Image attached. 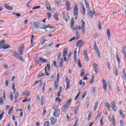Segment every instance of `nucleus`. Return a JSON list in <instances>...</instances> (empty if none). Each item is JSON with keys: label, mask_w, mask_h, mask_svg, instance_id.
<instances>
[{"label": "nucleus", "mask_w": 126, "mask_h": 126, "mask_svg": "<svg viewBox=\"0 0 126 126\" xmlns=\"http://www.w3.org/2000/svg\"><path fill=\"white\" fill-rule=\"evenodd\" d=\"M81 26H78L73 29L74 31H77L78 30H82V32L83 34H85V26L86 25V23H85V22L83 20H81Z\"/></svg>", "instance_id": "nucleus-1"}, {"label": "nucleus", "mask_w": 126, "mask_h": 126, "mask_svg": "<svg viewBox=\"0 0 126 126\" xmlns=\"http://www.w3.org/2000/svg\"><path fill=\"white\" fill-rule=\"evenodd\" d=\"M10 53L12 56H13V57L16 58L17 60H20L22 63H24V59H23V57L19 55V54L16 51L14 50H11Z\"/></svg>", "instance_id": "nucleus-2"}, {"label": "nucleus", "mask_w": 126, "mask_h": 126, "mask_svg": "<svg viewBox=\"0 0 126 126\" xmlns=\"http://www.w3.org/2000/svg\"><path fill=\"white\" fill-rule=\"evenodd\" d=\"M5 43V40L2 39L0 41V49H3V50H6L7 49H9L10 48V46L8 45V46L5 47L6 46V44H4Z\"/></svg>", "instance_id": "nucleus-3"}, {"label": "nucleus", "mask_w": 126, "mask_h": 126, "mask_svg": "<svg viewBox=\"0 0 126 126\" xmlns=\"http://www.w3.org/2000/svg\"><path fill=\"white\" fill-rule=\"evenodd\" d=\"M50 69H51V65L50 64V63H48L45 68V71L47 76H49V71H50Z\"/></svg>", "instance_id": "nucleus-4"}, {"label": "nucleus", "mask_w": 126, "mask_h": 126, "mask_svg": "<svg viewBox=\"0 0 126 126\" xmlns=\"http://www.w3.org/2000/svg\"><path fill=\"white\" fill-rule=\"evenodd\" d=\"M74 15L75 16V19L76 20L78 15V7L77 6V5H75V7L74 8Z\"/></svg>", "instance_id": "nucleus-5"}, {"label": "nucleus", "mask_w": 126, "mask_h": 126, "mask_svg": "<svg viewBox=\"0 0 126 126\" xmlns=\"http://www.w3.org/2000/svg\"><path fill=\"white\" fill-rule=\"evenodd\" d=\"M111 105V107L113 110V111L114 112H117V110H118V107L116 106L117 104L116 103L114 100L112 101Z\"/></svg>", "instance_id": "nucleus-6"}, {"label": "nucleus", "mask_w": 126, "mask_h": 126, "mask_svg": "<svg viewBox=\"0 0 126 126\" xmlns=\"http://www.w3.org/2000/svg\"><path fill=\"white\" fill-rule=\"evenodd\" d=\"M60 114H61V110H60V109H56L54 112L53 116L55 118H59Z\"/></svg>", "instance_id": "nucleus-7"}, {"label": "nucleus", "mask_w": 126, "mask_h": 126, "mask_svg": "<svg viewBox=\"0 0 126 126\" xmlns=\"http://www.w3.org/2000/svg\"><path fill=\"white\" fill-rule=\"evenodd\" d=\"M60 81V73H57V81L54 82V85L55 88H58L59 87V82Z\"/></svg>", "instance_id": "nucleus-8"}, {"label": "nucleus", "mask_w": 126, "mask_h": 126, "mask_svg": "<svg viewBox=\"0 0 126 126\" xmlns=\"http://www.w3.org/2000/svg\"><path fill=\"white\" fill-rule=\"evenodd\" d=\"M24 51V45H22L19 46V56H22L23 55V52Z\"/></svg>", "instance_id": "nucleus-9"}, {"label": "nucleus", "mask_w": 126, "mask_h": 126, "mask_svg": "<svg viewBox=\"0 0 126 126\" xmlns=\"http://www.w3.org/2000/svg\"><path fill=\"white\" fill-rule=\"evenodd\" d=\"M93 68L95 73H98L99 72V69H98V64L96 63H94L93 64Z\"/></svg>", "instance_id": "nucleus-10"}, {"label": "nucleus", "mask_w": 126, "mask_h": 126, "mask_svg": "<svg viewBox=\"0 0 126 126\" xmlns=\"http://www.w3.org/2000/svg\"><path fill=\"white\" fill-rule=\"evenodd\" d=\"M62 14L63 15V19H64V20H65L66 22H68L69 18L68 15L64 12H62Z\"/></svg>", "instance_id": "nucleus-11"}, {"label": "nucleus", "mask_w": 126, "mask_h": 126, "mask_svg": "<svg viewBox=\"0 0 126 126\" xmlns=\"http://www.w3.org/2000/svg\"><path fill=\"white\" fill-rule=\"evenodd\" d=\"M83 56L84 57L85 61H87V62L89 61V58H88V53L87 52V51L84 50Z\"/></svg>", "instance_id": "nucleus-12"}, {"label": "nucleus", "mask_w": 126, "mask_h": 126, "mask_svg": "<svg viewBox=\"0 0 126 126\" xmlns=\"http://www.w3.org/2000/svg\"><path fill=\"white\" fill-rule=\"evenodd\" d=\"M103 88L104 91H107V82L105 79L102 80Z\"/></svg>", "instance_id": "nucleus-13"}, {"label": "nucleus", "mask_w": 126, "mask_h": 126, "mask_svg": "<svg viewBox=\"0 0 126 126\" xmlns=\"http://www.w3.org/2000/svg\"><path fill=\"white\" fill-rule=\"evenodd\" d=\"M83 41H82V40H79L76 44V46H77V47H78V48H79L80 49V48H82V46H83Z\"/></svg>", "instance_id": "nucleus-14"}, {"label": "nucleus", "mask_w": 126, "mask_h": 126, "mask_svg": "<svg viewBox=\"0 0 126 126\" xmlns=\"http://www.w3.org/2000/svg\"><path fill=\"white\" fill-rule=\"evenodd\" d=\"M46 42H47V40H46V36H44L41 38L40 40L41 45H44V44H45Z\"/></svg>", "instance_id": "nucleus-15"}, {"label": "nucleus", "mask_w": 126, "mask_h": 126, "mask_svg": "<svg viewBox=\"0 0 126 126\" xmlns=\"http://www.w3.org/2000/svg\"><path fill=\"white\" fill-rule=\"evenodd\" d=\"M68 51V48L67 47H65L63 49V57H66V55H67Z\"/></svg>", "instance_id": "nucleus-16"}, {"label": "nucleus", "mask_w": 126, "mask_h": 126, "mask_svg": "<svg viewBox=\"0 0 126 126\" xmlns=\"http://www.w3.org/2000/svg\"><path fill=\"white\" fill-rule=\"evenodd\" d=\"M96 14V11H94V12H92V11H90L88 13V15H89V17L90 18H92L94 17V15Z\"/></svg>", "instance_id": "nucleus-17"}, {"label": "nucleus", "mask_w": 126, "mask_h": 126, "mask_svg": "<svg viewBox=\"0 0 126 126\" xmlns=\"http://www.w3.org/2000/svg\"><path fill=\"white\" fill-rule=\"evenodd\" d=\"M106 34L107 35L108 40H111V32H110V30H109V29H107Z\"/></svg>", "instance_id": "nucleus-18"}, {"label": "nucleus", "mask_w": 126, "mask_h": 126, "mask_svg": "<svg viewBox=\"0 0 126 126\" xmlns=\"http://www.w3.org/2000/svg\"><path fill=\"white\" fill-rule=\"evenodd\" d=\"M57 119L54 118H51V122L50 124L52 125H54L57 123Z\"/></svg>", "instance_id": "nucleus-19"}, {"label": "nucleus", "mask_w": 126, "mask_h": 126, "mask_svg": "<svg viewBox=\"0 0 126 126\" xmlns=\"http://www.w3.org/2000/svg\"><path fill=\"white\" fill-rule=\"evenodd\" d=\"M116 59L117 60V62L118 63V67L120 68V65H121V61H120V56H119L118 52L116 53Z\"/></svg>", "instance_id": "nucleus-20"}, {"label": "nucleus", "mask_w": 126, "mask_h": 126, "mask_svg": "<svg viewBox=\"0 0 126 126\" xmlns=\"http://www.w3.org/2000/svg\"><path fill=\"white\" fill-rule=\"evenodd\" d=\"M4 7L6 9H8V10H12V9H13V7H12L9 5H8L7 4H4Z\"/></svg>", "instance_id": "nucleus-21"}, {"label": "nucleus", "mask_w": 126, "mask_h": 126, "mask_svg": "<svg viewBox=\"0 0 126 126\" xmlns=\"http://www.w3.org/2000/svg\"><path fill=\"white\" fill-rule=\"evenodd\" d=\"M66 83V90H68V88H69V86H70V82H69V80L68 79V78H66V81H65Z\"/></svg>", "instance_id": "nucleus-22"}, {"label": "nucleus", "mask_w": 126, "mask_h": 126, "mask_svg": "<svg viewBox=\"0 0 126 126\" xmlns=\"http://www.w3.org/2000/svg\"><path fill=\"white\" fill-rule=\"evenodd\" d=\"M45 6H46V9H47L49 11H51V10H52V8H51V4H50V3H46Z\"/></svg>", "instance_id": "nucleus-23"}, {"label": "nucleus", "mask_w": 126, "mask_h": 126, "mask_svg": "<svg viewBox=\"0 0 126 126\" xmlns=\"http://www.w3.org/2000/svg\"><path fill=\"white\" fill-rule=\"evenodd\" d=\"M34 29H38L40 27V24L39 22H35L34 23Z\"/></svg>", "instance_id": "nucleus-24"}, {"label": "nucleus", "mask_w": 126, "mask_h": 126, "mask_svg": "<svg viewBox=\"0 0 126 126\" xmlns=\"http://www.w3.org/2000/svg\"><path fill=\"white\" fill-rule=\"evenodd\" d=\"M54 19L56 21H59L60 20V19L59 18V14L58 13H55L54 14Z\"/></svg>", "instance_id": "nucleus-25"}, {"label": "nucleus", "mask_w": 126, "mask_h": 126, "mask_svg": "<svg viewBox=\"0 0 126 126\" xmlns=\"http://www.w3.org/2000/svg\"><path fill=\"white\" fill-rule=\"evenodd\" d=\"M119 113L120 114L121 118L124 119V118L125 117V114H124V112H123V111H122V110H119Z\"/></svg>", "instance_id": "nucleus-26"}, {"label": "nucleus", "mask_w": 126, "mask_h": 126, "mask_svg": "<svg viewBox=\"0 0 126 126\" xmlns=\"http://www.w3.org/2000/svg\"><path fill=\"white\" fill-rule=\"evenodd\" d=\"M105 106L106 107L108 111H110V109H111V105H110V104H109L108 102H106L105 103Z\"/></svg>", "instance_id": "nucleus-27"}, {"label": "nucleus", "mask_w": 126, "mask_h": 126, "mask_svg": "<svg viewBox=\"0 0 126 126\" xmlns=\"http://www.w3.org/2000/svg\"><path fill=\"white\" fill-rule=\"evenodd\" d=\"M12 88L13 90V93H15V91H16V89H15V83H13L12 84Z\"/></svg>", "instance_id": "nucleus-28"}, {"label": "nucleus", "mask_w": 126, "mask_h": 126, "mask_svg": "<svg viewBox=\"0 0 126 126\" xmlns=\"http://www.w3.org/2000/svg\"><path fill=\"white\" fill-rule=\"evenodd\" d=\"M94 50H95L96 53H97V56L98 57H99V58H101L100 54V50H99V49L98 48H96Z\"/></svg>", "instance_id": "nucleus-29"}, {"label": "nucleus", "mask_w": 126, "mask_h": 126, "mask_svg": "<svg viewBox=\"0 0 126 126\" xmlns=\"http://www.w3.org/2000/svg\"><path fill=\"white\" fill-rule=\"evenodd\" d=\"M39 61L40 62H42L43 63H46V62H47V60L46 59H44V58H39Z\"/></svg>", "instance_id": "nucleus-30"}, {"label": "nucleus", "mask_w": 126, "mask_h": 126, "mask_svg": "<svg viewBox=\"0 0 126 126\" xmlns=\"http://www.w3.org/2000/svg\"><path fill=\"white\" fill-rule=\"evenodd\" d=\"M24 95H25V96H27V97H28L29 95H30V91H26L24 93Z\"/></svg>", "instance_id": "nucleus-31"}, {"label": "nucleus", "mask_w": 126, "mask_h": 126, "mask_svg": "<svg viewBox=\"0 0 126 126\" xmlns=\"http://www.w3.org/2000/svg\"><path fill=\"white\" fill-rule=\"evenodd\" d=\"M44 102V96L43 95L41 96V99H40V105L41 106H43L44 105V103H43Z\"/></svg>", "instance_id": "nucleus-32"}, {"label": "nucleus", "mask_w": 126, "mask_h": 126, "mask_svg": "<svg viewBox=\"0 0 126 126\" xmlns=\"http://www.w3.org/2000/svg\"><path fill=\"white\" fill-rule=\"evenodd\" d=\"M69 107H70V105H69L68 104H66V103L63 106V109H64L65 110H67V109H68V108H69Z\"/></svg>", "instance_id": "nucleus-33"}, {"label": "nucleus", "mask_w": 126, "mask_h": 126, "mask_svg": "<svg viewBox=\"0 0 126 126\" xmlns=\"http://www.w3.org/2000/svg\"><path fill=\"white\" fill-rule=\"evenodd\" d=\"M78 39H79V38L78 37H73L72 38H71L68 42H72V41H74V40H78Z\"/></svg>", "instance_id": "nucleus-34"}, {"label": "nucleus", "mask_w": 126, "mask_h": 126, "mask_svg": "<svg viewBox=\"0 0 126 126\" xmlns=\"http://www.w3.org/2000/svg\"><path fill=\"white\" fill-rule=\"evenodd\" d=\"M84 3H85V4L87 8H89V7H90L89 3H88L87 2V0H84Z\"/></svg>", "instance_id": "nucleus-35"}, {"label": "nucleus", "mask_w": 126, "mask_h": 126, "mask_svg": "<svg viewBox=\"0 0 126 126\" xmlns=\"http://www.w3.org/2000/svg\"><path fill=\"white\" fill-rule=\"evenodd\" d=\"M18 96H19V93L18 92V93H16L15 95V101H17V99H18Z\"/></svg>", "instance_id": "nucleus-36"}, {"label": "nucleus", "mask_w": 126, "mask_h": 126, "mask_svg": "<svg viewBox=\"0 0 126 126\" xmlns=\"http://www.w3.org/2000/svg\"><path fill=\"white\" fill-rule=\"evenodd\" d=\"M103 121H104V118L102 117L100 120V125L101 126H103L104 125V122H103Z\"/></svg>", "instance_id": "nucleus-37"}, {"label": "nucleus", "mask_w": 126, "mask_h": 126, "mask_svg": "<svg viewBox=\"0 0 126 126\" xmlns=\"http://www.w3.org/2000/svg\"><path fill=\"white\" fill-rule=\"evenodd\" d=\"M34 63H37L38 64V63H39V62H40V59H38V58H36L34 60Z\"/></svg>", "instance_id": "nucleus-38"}, {"label": "nucleus", "mask_w": 126, "mask_h": 126, "mask_svg": "<svg viewBox=\"0 0 126 126\" xmlns=\"http://www.w3.org/2000/svg\"><path fill=\"white\" fill-rule=\"evenodd\" d=\"M71 101H72V99H69L67 102H66V104L68 105L69 106H70V104H71Z\"/></svg>", "instance_id": "nucleus-39"}, {"label": "nucleus", "mask_w": 126, "mask_h": 126, "mask_svg": "<svg viewBox=\"0 0 126 126\" xmlns=\"http://www.w3.org/2000/svg\"><path fill=\"white\" fill-rule=\"evenodd\" d=\"M10 98L11 99V101L13 100V94L12 92L10 93Z\"/></svg>", "instance_id": "nucleus-40"}, {"label": "nucleus", "mask_w": 126, "mask_h": 126, "mask_svg": "<svg viewBox=\"0 0 126 126\" xmlns=\"http://www.w3.org/2000/svg\"><path fill=\"white\" fill-rule=\"evenodd\" d=\"M56 101L57 102V103H61V102H62V99L59 97H56Z\"/></svg>", "instance_id": "nucleus-41"}, {"label": "nucleus", "mask_w": 126, "mask_h": 126, "mask_svg": "<svg viewBox=\"0 0 126 126\" xmlns=\"http://www.w3.org/2000/svg\"><path fill=\"white\" fill-rule=\"evenodd\" d=\"M78 65L79 67H82V65L81 64V63L80 62V60H78Z\"/></svg>", "instance_id": "nucleus-42"}, {"label": "nucleus", "mask_w": 126, "mask_h": 126, "mask_svg": "<svg viewBox=\"0 0 126 126\" xmlns=\"http://www.w3.org/2000/svg\"><path fill=\"white\" fill-rule=\"evenodd\" d=\"M0 105H3V99L2 97H0Z\"/></svg>", "instance_id": "nucleus-43"}, {"label": "nucleus", "mask_w": 126, "mask_h": 126, "mask_svg": "<svg viewBox=\"0 0 126 126\" xmlns=\"http://www.w3.org/2000/svg\"><path fill=\"white\" fill-rule=\"evenodd\" d=\"M79 110V106H78V108H77L74 111L75 115H77V111Z\"/></svg>", "instance_id": "nucleus-44"}, {"label": "nucleus", "mask_w": 126, "mask_h": 126, "mask_svg": "<svg viewBox=\"0 0 126 126\" xmlns=\"http://www.w3.org/2000/svg\"><path fill=\"white\" fill-rule=\"evenodd\" d=\"M44 126H50V122L46 121L44 123Z\"/></svg>", "instance_id": "nucleus-45"}, {"label": "nucleus", "mask_w": 126, "mask_h": 126, "mask_svg": "<svg viewBox=\"0 0 126 126\" xmlns=\"http://www.w3.org/2000/svg\"><path fill=\"white\" fill-rule=\"evenodd\" d=\"M65 5L66 7H69V6H70V3H69V2H68V1L67 0L66 1Z\"/></svg>", "instance_id": "nucleus-46"}, {"label": "nucleus", "mask_w": 126, "mask_h": 126, "mask_svg": "<svg viewBox=\"0 0 126 126\" xmlns=\"http://www.w3.org/2000/svg\"><path fill=\"white\" fill-rule=\"evenodd\" d=\"M13 14H15L16 16L17 17L21 16V14L18 13H13Z\"/></svg>", "instance_id": "nucleus-47"}, {"label": "nucleus", "mask_w": 126, "mask_h": 126, "mask_svg": "<svg viewBox=\"0 0 126 126\" xmlns=\"http://www.w3.org/2000/svg\"><path fill=\"white\" fill-rule=\"evenodd\" d=\"M13 109V106L12 107V108H11L9 111H8V115H10V114H11V112H12V110Z\"/></svg>", "instance_id": "nucleus-48"}, {"label": "nucleus", "mask_w": 126, "mask_h": 126, "mask_svg": "<svg viewBox=\"0 0 126 126\" xmlns=\"http://www.w3.org/2000/svg\"><path fill=\"white\" fill-rule=\"evenodd\" d=\"M42 26H43V27H42L41 26H40V29H47L48 28V27H47L44 25H43Z\"/></svg>", "instance_id": "nucleus-49"}, {"label": "nucleus", "mask_w": 126, "mask_h": 126, "mask_svg": "<svg viewBox=\"0 0 126 126\" xmlns=\"http://www.w3.org/2000/svg\"><path fill=\"white\" fill-rule=\"evenodd\" d=\"M112 120L113 125L116 126V122L115 121V118L114 116L113 117Z\"/></svg>", "instance_id": "nucleus-50"}, {"label": "nucleus", "mask_w": 126, "mask_h": 126, "mask_svg": "<svg viewBox=\"0 0 126 126\" xmlns=\"http://www.w3.org/2000/svg\"><path fill=\"white\" fill-rule=\"evenodd\" d=\"M74 25V19L72 18L71 20V26H73Z\"/></svg>", "instance_id": "nucleus-51"}, {"label": "nucleus", "mask_w": 126, "mask_h": 126, "mask_svg": "<svg viewBox=\"0 0 126 126\" xmlns=\"http://www.w3.org/2000/svg\"><path fill=\"white\" fill-rule=\"evenodd\" d=\"M98 102H96L95 104L94 108V111H96L97 110V108L98 107Z\"/></svg>", "instance_id": "nucleus-52"}, {"label": "nucleus", "mask_w": 126, "mask_h": 126, "mask_svg": "<svg viewBox=\"0 0 126 126\" xmlns=\"http://www.w3.org/2000/svg\"><path fill=\"white\" fill-rule=\"evenodd\" d=\"M61 57H62V52H60L58 56L57 57V59L59 61H60V59H61Z\"/></svg>", "instance_id": "nucleus-53"}, {"label": "nucleus", "mask_w": 126, "mask_h": 126, "mask_svg": "<svg viewBox=\"0 0 126 126\" xmlns=\"http://www.w3.org/2000/svg\"><path fill=\"white\" fill-rule=\"evenodd\" d=\"M95 91H96V89H95V87H94L91 91V92L92 93H93V94H94Z\"/></svg>", "instance_id": "nucleus-54"}, {"label": "nucleus", "mask_w": 126, "mask_h": 126, "mask_svg": "<svg viewBox=\"0 0 126 126\" xmlns=\"http://www.w3.org/2000/svg\"><path fill=\"white\" fill-rule=\"evenodd\" d=\"M102 116V112H99L95 120H97L98 118H100Z\"/></svg>", "instance_id": "nucleus-55"}, {"label": "nucleus", "mask_w": 126, "mask_h": 126, "mask_svg": "<svg viewBox=\"0 0 126 126\" xmlns=\"http://www.w3.org/2000/svg\"><path fill=\"white\" fill-rule=\"evenodd\" d=\"M39 8H41V6H37L32 8L33 10L35 9H39Z\"/></svg>", "instance_id": "nucleus-56"}, {"label": "nucleus", "mask_w": 126, "mask_h": 126, "mask_svg": "<svg viewBox=\"0 0 126 126\" xmlns=\"http://www.w3.org/2000/svg\"><path fill=\"white\" fill-rule=\"evenodd\" d=\"M107 66L109 70H111V64H110V63H107Z\"/></svg>", "instance_id": "nucleus-57"}, {"label": "nucleus", "mask_w": 126, "mask_h": 126, "mask_svg": "<svg viewBox=\"0 0 126 126\" xmlns=\"http://www.w3.org/2000/svg\"><path fill=\"white\" fill-rule=\"evenodd\" d=\"M77 49L76 48H75V49H74V56H77V54H77Z\"/></svg>", "instance_id": "nucleus-58"}, {"label": "nucleus", "mask_w": 126, "mask_h": 126, "mask_svg": "<svg viewBox=\"0 0 126 126\" xmlns=\"http://www.w3.org/2000/svg\"><path fill=\"white\" fill-rule=\"evenodd\" d=\"M47 15L48 17V19H50L52 16V14H51V13H47Z\"/></svg>", "instance_id": "nucleus-59"}, {"label": "nucleus", "mask_w": 126, "mask_h": 126, "mask_svg": "<svg viewBox=\"0 0 126 126\" xmlns=\"http://www.w3.org/2000/svg\"><path fill=\"white\" fill-rule=\"evenodd\" d=\"M3 66L5 69H7L8 68V65H7V64H4Z\"/></svg>", "instance_id": "nucleus-60"}, {"label": "nucleus", "mask_w": 126, "mask_h": 126, "mask_svg": "<svg viewBox=\"0 0 126 126\" xmlns=\"http://www.w3.org/2000/svg\"><path fill=\"white\" fill-rule=\"evenodd\" d=\"M86 94H87L86 92L84 93V94L82 96V99H84V98H85V96H86Z\"/></svg>", "instance_id": "nucleus-61"}, {"label": "nucleus", "mask_w": 126, "mask_h": 126, "mask_svg": "<svg viewBox=\"0 0 126 126\" xmlns=\"http://www.w3.org/2000/svg\"><path fill=\"white\" fill-rule=\"evenodd\" d=\"M84 69H83L81 72V76H83L84 75Z\"/></svg>", "instance_id": "nucleus-62"}, {"label": "nucleus", "mask_w": 126, "mask_h": 126, "mask_svg": "<svg viewBox=\"0 0 126 126\" xmlns=\"http://www.w3.org/2000/svg\"><path fill=\"white\" fill-rule=\"evenodd\" d=\"M60 63H62V64H63V58L61 59Z\"/></svg>", "instance_id": "nucleus-63"}, {"label": "nucleus", "mask_w": 126, "mask_h": 126, "mask_svg": "<svg viewBox=\"0 0 126 126\" xmlns=\"http://www.w3.org/2000/svg\"><path fill=\"white\" fill-rule=\"evenodd\" d=\"M120 125L121 126H124V121H123V120L120 121Z\"/></svg>", "instance_id": "nucleus-64"}]
</instances>
